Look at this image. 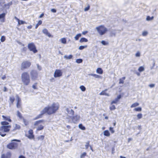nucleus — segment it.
Returning <instances> with one entry per match:
<instances>
[{"instance_id":"1","label":"nucleus","mask_w":158,"mask_h":158,"mask_svg":"<svg viewBox=\"0 0 158 158\" xmlns=\"http://www.w3.org/2000/svg\"><path fill=\"white\" fill-rule=\"evenodd\" d=\"M59 103H53L51 106H46L44 109L46 113L48 115H51L56 113L59 110Z\"/></svg>"},{"instance_id":"2","label":"nucleus","mask_w":158,"mask_h":158,"mask_svg":"<svg viewBox=\"0 0 158 158\" xmlns=\"http://www.w3.org/2000/svg\"><path fill=\"white\" fill-rule=\"evenodd\" d=\"M1 124L2 126L0 127V135L4 137L6 135L4 133L8 132L10 131L11 126L9 125V123L6 121L1 122Z\"/></svg>"},{"instance_id":"3","label":"nucleus","mask_w":158,"mask_h":158,"mask_svg":"<svg viewBox=\"0 0 158 158\" xmlns=\"http://www.w3.org/2000/svg\"><path fill=\"white\" fill-rule=\"evenodd\" d=\"M22 81L25 85H28L30 83V79L29 75L27 72H23L21 76Z\"/></svg>"},{"instance_id":"4","label":"nucleus","mask_w":158,"mask_h":158,"mask_svg":"<svg viewBox=\"0 0 158 158\" xmlns=\"http://www.w3.org/2000/svg\"><path fill=\"white\" fill-rule=\"evenodd\" d=\"M45 121L42 119L35 121L34 124V125L37 127L36 131H38L43 130L44 128Z\"/></svg>"},{"instance_id":"5","label":"nucleus","mask_w":158,"mask_h":158,"mask_svg":"<svg viewBox=\"0 0 158 158\" xmlns=\"http://www.w3.org/2000/svg\"><path fill=\"white\" fill-rule=\"evenodd\" d=\"M96 29L101 35L105 34L108 31L107 29L103 25H101L96 27Z\"/></svg>"},{"instance_id":"6","label":"nucleus","mask_w":158,"mask_h":158,"mask_svg":"<svg viewBox=\"0 0 158 158\" xmlns=\"http://www.w3.org/2000/svg\"><path fill=\"white\" fill-rule=\"evenodd\" d=\"M13 141H18L16 139H14L11 141V142L8 144L6 146L7 148L9 149L13 150L16 149L18 147V144L17 142H13Z\"/></svg>"},{"instance_id":"7","label":"nucleus","mask_w":158,"mask_h":158,"mask_svg":"<svg viewBox=\"0 0 158 158\" xmlns=\"http://www.w3.org/2000/svg\"><path fill=\"white\" fill-rule=\"evenodd\" d=\"M31 65L30 62L27 60L23 61L21 64V69L22 70H24L29 68Z\"/></svg>"},{"instance_id":"8","label":"nucleus","mask_w":158,"mask_h":158,"mask_svg":"<svg viewBox=\"0 0 158 158\" xmlns=\"http://www.w3.org/2000/svg\"><path fill=\"white\" fill-rule=\"evenodd\" d=\"M28 48L30 51H32L34 53L38 52L34 44L33 43H29L28 45Z\"/></svg>"},{"instance_id":"9","label":"nucleus","mask_w":158,"mask_h":158,"mask_svg":"<svg viewBox=\"0 0 158 158\" xmlns=\"http://www.w3.org/2000/svg\"><path fill=\"white\" fill-rule=\"evenodd\" d=\"M31 79L32 80H36L38 76V74L37 71L35 70H31L30 73Z\"/></svg>"},{"instance_id":"10","label":"nucleus","mask_w":158,"mask_h":158,"mask_svg":"<svg viewBox=\"0 0 158 158\" xmlns=\"http://www.w3.org/2000/svg\"><path fill=\"white\" fill-rule=\"evenodd\" d=\"M17 99L16 107L18 108H21V100L18 95H16Z\"/></svg>"},{"instance_id":"11","label":"nucleus","mask_w":158,"mask_h":158,"mask_svg":"<svg viewBox=\"0 0 158 158\" xmlns=\"http://www.w3.org/2000/svg\"><path fill=\"white\" fill-rule=\"evenodd\" d=\"M27 137L30 139H35V136L33 134V131L32 130L30 129L28 131V134Z\"/></svg>"},{"instance_id":"12","label":"nucleus","mask_w":158,"mask_h":158,"mask_svg":"<svg viewBox=\"0 0 158 158\" xmlns=\"http://www.w3.org/2000/svg\"><path fill=\"white\" fill-rule=\"evenodd\" d=\"M62 75V72L59 69H56L54 73V76L55 77H57L61 76Z\"/></svg>"},{"instance_id":"13","label":"nucleus","mask_w":158,"mask_h":158,"mask_svg":"<svg viewBox=\"0 0 158 158\" xmlns=\"http://www.w3.org/2000/svg\"><path fill=\"white\" fill-rule=\"evenodd\" d=\"M2 120L4 121L8 122V123L9 122L10 123L12 122V120L10 116L2 115Z\"/></svg>"},{"instance_id":"14","label":"nucleus","mask_w":158,"mask_h":158,"mask_svg":"<svg viewBox=\"0 0 158 158\" xmlns=\"http://www.w3.org/2000/svg\"><path fill=\"white\" fill-rule=\"evenodd\" d=\"M21 127L20 124L17 123L15 124L14 126V128L12 130V131L15 132L17 130H19L21 129Z\"/></svg>"},{"instance_id":"15","label":"nucleus","mask_w":158,"mask_h":158,"mask_svg":"<svg viewBox=\"0 0 158 158\" xmlns=\"http://www.w3.org/2000/svg\"><path fill=\"white\" fill-rule=\"evenodd\" d=\"M11 156V153L8 152L6 154H2L1 156V158H10Z\"/></svg>"},{"instance_id":"16","label":"nucleus","mask_w":158,"mask_h":158,"mask_svg":"<svg viewBox=\"0 0 158 158\" xmlns=\"http://www.w3.org/2000/svg\"><path fill=\"white\" fill-rule=\"evenodd\" d=\"M43 33L46 35L48 36V37H53V35H52L48 32L47 29H44L43 30Z\"/></svg>"},{"instance_id":"17","label":"nucleus","mask_w":158,"mask_h":158,"mask_svg":"<svg viewBox=\"0 0 158 158\" xmlns=\"http://www.w3.org/2000/svg\"><path fill=\"white\" fill-rule=\"evenodd\" d=\"M14 18L18 22V25H19L26 23L25 22L23 21L22 20H20L16 16H15Z\"/></svg>"},{"instance_id":"18","label":"nucleus","mask_w":158,"mask_h":158,"mask_svg":"<svg viewBox=\"0 0 158 158\" xmlns=\"http://www.w3.org/2000/svg\"><path fill=\"white\" fill-rule=\"evenodd\" d=\"M6 13H2L0 14V20L2 22H4L5 20Z\"/></svg>"},{"instance_id":"19","label":"nucleus","mask_w":158,"mask_h":158,"mask_svg":"<svg viewBox=\"0 0 158 158\" xmlns=\"http://www.w3.org/2000/svg\"><path fill=\"white\" fill-rule=\"evenodd\" d=\"M46 113L45 111H44V109L41 111V113L38 115L36 117H35V119H38L40 118H41L42 117V116L43 115L45 114Z\"/></svg>"},{"instance_id":"20","label":"nucleus","mask_w":158,"mask_h":158,"mask_svg":"<svg viewBox=\"0 0 158 158\" xmlns=\"http://www.w3.org/2000/svg\"><path fill=\"white\" fill-rule=\"evenodd\" d=\"M9 100L11 104H13L15 100V98L14 96H11L9 97Z\"/></svg>"},{"instance_id":"21","label":"nucleus","mask_w":158,"mask_h":158,"mask_svg":"<svg viewBox=\"0 0 158 158\" xmlns=\"http://www.w3.org/2000/svg\"><path fill=\"white\" fill-rule=\"evenodd\" d=\"M22 119L23 120V122L25 126H26L29 124V122L26 119L24 118H23Z\"/></svg>"},{"instance_id":"22","label":"nucleus","mask_w":158,"mask_h":158,"mask_svg":"<svg viewBox=\"0 0 158 158\" xmlns=\"http://www.w3.org/2000/svg\"><path fill=\"white\" fill-rule=\"evenodd\" d=\"M96 72L98 74H102L103 73V71L101 68H99L97 69Z\"/></svg>"},{"instance_id":"23","label":"nucleus","mask_w":158,"mask_h":158,"mask_svg":"<svg viewBox=\"0 0 158 158\" xmlns=\"http://www.w3.org/2000/svg\"><path fill=\"white\" fill-rule=\"evenodd\" d=\"M107 90V89H106L104 90H103L102 91V92H101L99 94L100 95H106V96H109V95L108 94H106V91Z\"/></svg>"},{"instance_id":"24","label":"nucleus","mask_w":158,"mask_h":158,"mask_svg":"<svg viewBox=\"0 0 158 158\" xmlns=\"http://www.w3.org/2000/svg\"><path fill=\"white\" fill-rule=\"evenodd\" d=\"M125 78H126L125 77H123L122 78H120L119 79V84H123L124 82V80H125Z\"/></svg>"},{"instance_id":"25","label":"nucleus","mask_w":158,"mask_h":158,"mask_svg":"<svg viewBox=\"0 0 158 158\" xmlns=\"http://www.w3.org/2000/svg\"><path fill=\"white\" fill-rule=\"evenodd\" d=\"M104 135L106 136H109L110 135V134L108 130H106L104 131Z\"/></svg>"},{"instance_id":"26","label":"nucleus","mask_w":158,"mask_h":158,"mask_svg":"<svg viewBox=\"0 0 158 158\" xmlns=\"http://www.w3.org/2000/svg\"><path fill=\"white\" fill-rule=\"evenodd\" d=\"M88 40L87 39L85 38H82L80 39V42L81 43L84 42H88Z\"/></svg>"},{"instance_id":"27","label":"nucleus","mask_w":158,"mask_h":158,"mask_svg":"<svg viewBox=\"0 0 158 158\" xmlns=\"http://www.w3.org/2000/svg\"><path fill=\"white\" fill-rule=\"evenodd\" d=\"M17 116L18 117H19L20 119H23V118H24L21 113L19 111H18L17 112Z\"/></svg>"},{"instance_id":"28","label":"nucleus","mask_w":158,"mask_h":158,"mask_svg":"<svg viewBox=\"0 0 158 158\" xmlns=\"http://www.w3.org/2000/svg\"><path fill=\"white\" fill-rule=\"evenodd\" d=\"M139 104L138 102H135L132 104L131 106V108L136 107L139 105Z\"/></svg>"},{"instance_id":"29","label":"nucleus","mask_w":158,"mask_h":158,"mask_svg":"<svg viewBox=\"0 0 158 158\" xmlns=\"http://www.w3.org/2000/svg\"><path fill=\"white\" fill-rule=\"evenodd\" d=\"M73 57V56L71 55H70L69 56L67 55H65L64 56V57L67 60H69L71 59Z\"/></svg>"},{"instance_id":"30","label":"nucleus","mask_w":158,"mask_h":158,"mask_svg":"<svg viewBox=\"0 0 158 158\" xmlns=\"http://www.w3.org/2000/svg\"><path fill=\"white\" fill-rule=\"evenodd\" d=\"M42 22L41 20H39L38 22L37 23L35 27V28L37 29L40 25L42 24Z\"/></svg>"},{"instance_id":"31","label":"nucleus","mask_w":158,"mask_h":158,"mask_svg":"<svg viewBox=\"0 0 158 158\" xmlns=\"http://www.w3.org/2000/svg\"><path fill=\"white\" fill-rule=\"evenodd\" d=\"M81 34L80 33L77 34L74 37L75 40H78L79 38L81 36Z\"/></svg>"},{"instance_id":"32","label":"nucleus","mask_w":158,"mask_h":158,"mask_svg":"<svg viewBox=\"0 0 158 158\" xmlns=\"http://www.w3.org/2000/svg\"><path fill=\"white\" fill-rule=\"evenodd\" d=\"M79 127L80 129L82 130H85V127L84 126H83L82 124H80L79 125Z\"/></svg>"},{"instance_id":"33","label":"nucleus","mask_w":158,"mask_h":158,"mask_svg":"<svg viewBox=\"0 0 158 158\" xmlns=\"http://www.w3.org/2000/svg\"><path fill=\"white\" fill-rule=\"evenodd\" d=\"M138 71L139 72H141L144 71V69L143 66H140L138 69Z\"/></svg>"},{"instance_id":"34","label":"nucleus","mask_w":158,"mask_h":158,"mask_svg":"<svg viewBox=\"0 0 158 158\" xmlns=\"http://www.w3.org/2000/svg\"><path fill=\"white\" fill-rule=\"evenodd\" d=\"M134 110L136 111H141L142 110V108L141 107H138L135 108Z\"/></svg>"},{"instance_id":"35","label":"nucleus","mask_w":158,"mask_h":158,"mask_svg":"<svg viewBox=\"0 0 158 158\" xmlns=\"http://www.w3.org/2000/svg\"><path fill=\"white\" fill-rule=\"evenodd\" d=\"M61 41L62 43L65 44L66 43V40L65 38H62L61 39Z\"/></svg>"},{"instance_id":"36","label":"nucleus","mask_w":158,"mask_h":158,"mask_svg":"<svg viewBox=\"0 0 158 158\" xmlns=\"http://www.w3.org/2000/svg\"><path fill=\"white\" fill-rule=\"evenodd\" d=\"M154 18L153 16H152V17H150L149 16H147L146 18V20L148 21H149L152 20Z\"/></svg>"},{"instance_id":"37","label":"nucleus","mask_w":158,"mask_h":158,"mask_svg":"<svg viewBox=\"0 0 158 158\" xmlns=\"http://www.w3.org/2000/svg\"><path fill=\"white\" fill-rule=\"evenodd\" d=\"M80 88L82 91H85L86 90L85 87L83 85H81Z\"/></svg>"},{"instance_id":"38","label":"nucleus","mask_w":158,"mask_h":158,"mask_svg":"<svg viewBox=\"0 0 158 158\" xmlns=\"http://www.w3.org/2000/svg\"><path fill=\"white\" fill-rule=\"evenodd\" d=\"M37 83H35L32 85V87L34 89H38L37 87Z\"/></svg>"},{"instance_id":"39","label":"nucleus","mask_w":158,"mask_h":158,"mask_svg":"<svg viewBox=\"0 0 158 158\" xmlns=\"http://www.w3.org/2000/svg\"><path fill=\"white\" fill-rule=\"evenodd\" d=\"M116 109L115 106L114 105H112L110 107V109L111 110H114Z\"/></svg>"},{"instance_id":"40","label":"nucleus","mask_w":158,"mask_h":158,"mask_svg":"<svg viewBox=\"0 0 158 158\" xmlns=\"http://www.w3.org/2000/svg\"><path fill=\"white\" fill-rule=\"evenodd\" d=\"M1 41L2 42H3L6 40V37L4 36H2L1 38Z\"/></svg>"},{"instance_id":"41","label":"nucleus","mask_w":158,"mask_h":158,"mask_svg":"<svg viewBox=\"0 0 158 158\" xmlns=\"http://www.w3.org/2000/svg\"><path fill=\"white\" fill-rule=\"evenodd\" d=\"M91 76H93L96 78H99L100 77V76L96 74H91Z\"/></svg>"},{"instance_id":"42","label":"nucleus","mask_w":158,"mask_h":158,"mask_svg":"<svg viewBox=\"0 0 158 158\" xmlns=\"http://www.w3.org/2000/svg\"><path fill=\"white\" fill-rule=\"evenodd\" d=\"M86 155V153L85 152H83L80 156V158H83L85 157V156Z\"/></svg>"},{"instance_id":"43","label":"nucleus","mask_w":158,"mask_h":158,"mask_svg":"<svg viewBox=\"0 0 158 158\" xmlns=\"http://www.w3.org/2000/svg\"><path fill=\"white\" fill-rule=\"evenodd\" d=\"M137 117L139 119H140L142 118V114L141 113H139L137 115Z\"/></svg>"},{"instance_id":"44","label":"nucleus","mask_w":158,"mask_h":158,"mask_svg":"<svg viewBox=\"0 0 158 158\" xmlns=\"http://www.w3.org/2000/svg\"><path fill=\"white\" fill-rule=\"evenodd\" d=\"M89 146V141L87 142L85 145V148L86 149H88Z\"/></svg>"},{"instance_id":"45","label":"nucleus","mask_w":158,"mask_h":158,"mask_svg":"<svg viewBox=\"0 0 158 158\" xmlns=\"http://www.w3.org/2000/svg\"><path fill=\"white\" fill-rule=\"evenodd\" d=\"M76 62L78 63H80L82 62V60L81 59H77L76 60Z\"/></svg>"},{"instance_id":"46","label":"nucleus","mask_w":158,"mask_h":158,"mask_svg":"<svg viewBox=\"0 0 158 158\" xmlns=\"http://www.w3.org/2000/svg\"><path fill=\"white\" fill-rule=\"evenodd\" d=\"M101 43L103 45H108V42H106L104 40L102 41H101Z\"/></svg>"},{"instance_id":"47","label":"nucleus","mask_w":158,"mask_h":158,"mask_svg":"<svg viewBox=\"0 0 158 158\" xmlns=\"http://www.w3.org/2000/svg\"><path fill=\"white\" fill-rule=\"evenodd\" d=\"M87 47V46L85 45V46H81L79 47V49L80 50H82L84 49L85 48H86Z\"/></svg>"},{"instance_id":"48","label":"nucleus","mask_w":158,"mask_h":158,"mask_svg":"<svg viewBox=\"0 0 158 158\" xmlns=\"http://www.w3.org/2000/svg\"><path fill=\"white\" fill-rule=\"evenodd\" d=\"M109 130L112 133H113L114 132V130L113 128L112 127H110L109 128Z\"/></svg>"},{"instance_id":"49","label":"nucleus","mask_w":158,"mask_h":158,"mask_svg":"<svg viewBox=\"0 0 158 158\" xmlns=\"http://www.w3.org/2000/svg\"><path fill=\"white\" fill-rule=\"evenodd\" d=\"M118 101L115 98L114 100L113 101L111 102V104H112L114 103H116L118 102Z\"/></svg>"},{"instance_id":"50","label":"nucleus","mask_w":158,"mask_h":158,"mask_svg":"<svg viewBox=\"0 0 158 158\" xmlns=\"http://www.w3.org/2000/svg\"><path fill=\"white\" fill-rule=\"evenodd\" d=\"M148 34V32L146 31H144L142 33V35L143 36H146Z\"/></svg>"},{"instance_id":"51","label":"nucleus","mask_w":158,"mask_h":158,"mask_svg":"<svg viewBox=\"0 0 158 158\" xmlns=\"http://www.w3.org/2000/svg\"><path fill=\"white\" fill-rule=\"evenodd\" d=\"M121 97V95L119 94V95H118V96L117 98H116V99L118 101L120 99Z\"/></svg>"},{"instance_id":"52","label":"nucleus","mask_w":158,"mask_h":158,"mask_svg":"<svg viewBox=\"0 0 158 158\" xmlns=\"http://www.w3.org/2000/svg\"><path fill=\"white\" fill-rule=\"evenodd\" d=\"M90 6H88L87 7L85 8L84 10L85 11L88 10L89 9Z\"/></svg>"},{"instance_id":"53","label":"nucleus","mask_w":158,"mask_h":158,"mask_svg":"<svg viewBox=\"0 0 158 158\" xmlns=\"http://www.w3.org/2000/svg\"><path fill=\"white\" fill-rule=\"evenodd\" d=\"M135 56L137 57H139L140 56V53L139 52H137L135 54Z\"/></svg>"},{"instance_id":"54","label":"nucleus","mask_w":158,"mask_h":158,"mask_svg":"<svg viewBox=\"0 0 158 158\" xmlns=\"http://www.w3.org/2000/svg\"><path fill=\"white\" fill-rule=\"evenodd\" d=\"M8 91V89H7L6 87L5 86L3 88V91L4 92H7Z\"/></svg>"},{"instance_id":"55","label":"nucleus","mask_w":158,"mask_h":158,"mask_svg":"<svg viewBox=\"0 0 158 158\" xmlns=\"http://www.w3.org/2000/svg\"><path fill=\"white\" fill-rule=\"evenodd\" d=\"M149 86L151 88H152L154 87L155 84H151L149 85Z\"/></svg>"},{"instance_id":"56","label":"nucleus","mask_w":158,"mask_h":158,"mask_svg":"<svg viewBox=\"0 0 158 158\" xmlns=\"http://www.w3.org/2000/svg\"><path fill=\"white\" fill-rule=\"evenodd\" d=\"M51 11L53 13H56V10L54 9H52L51 10Z\"/></svg>"},{"instance_id":"57","label":"nucleus","mask_w":158,"mask_h":158,"mask_svg":"<svg viewBox=\"0 0 158 158\" xmlns=\"http://www.w3.org/2000/svg\"><path fill=\"white\" fill-rule=\"evenodd\" d=\"M6 78V77L5 75H4L3 77H2V79L3 80H4Z\"/></svg>"},{"instance_id":"58","label":"nucleus","mask_w":158,"mask_h":158,"mask_svg":"<svg viewBox=\"0 0 158 158\" xmlns=\"http://www.w3.org/2000/svg\"><path fill=\"white\" fill-rule=\"evenodd\" d=\"M88 32V31H84L83 32H82V34L84 35H85L86 33H87Z\"/></svg>"},{"instance_id":"59","label":"nucleus","mask_w":158,"mask_h":158,"mask_svg":"<svg viewBox=\"0 0 158 158\" xmlns=\"http://www.w3.org/2000/svg\"><path fill=\"white\" fill-rule=\"evenodd\" d=\"M40 138L42 140H43L44 139V136L42 135H40Z\"/></svg>"},{"instance_id":"60","label":"nucleus","mask_w":158,"mask_h":158,"mask_svg":"<svg viewBox=\"0 0 158 158\" xmlns=\"http://www.w3.org/2000/svg\"><path fill=\"white\" fill-rule=\"evenodd\" d=\"M44 15V13H42L40 15V16L39 17V18H42V17H43Z\"/></svg>"},{"instance_id":"61","label":"nucleus","mask_w":158,"mask_h":158,"mask_svg":"<svg viewBox=\"0 0 158 158\" xmlns=\"http://www.w3.org/2000/svg\"><path fill=\"white\" fill-rule=\"evenodd\" d=\"M19 158H26L24 156L22 155L20 156L19 157Z\"/></svg>"},{"instance_id":"62","label":"nucleus","mask_w":158,"mask_h":158,"mask_svg":"<svg viewBox=\"0 0 158 158\" xmlns=\"http://www.w3.org/2000/svg\"><path fill=\"white\" fill-rule=\"evenodd\" d=\"M32 28V26L31 25H30V26H28V27H27V28L28 29H31V28Z\"/></svg>"},{"instance_id":"63","label":"nucleus","mask_w":158,"mask_h":158,"mask_svg":"<svg viewBox=\"0 0 158 158\" xmlns=\"http://www.w3.org/2000/svg\"><path fill=\"white\" fill-rule=\"evenodd\" d=\"M132 140V139L131 138H129L128 139V141L129 142L131 140Z\"/></svg>"},{"instance_id":"64","label":"nucleus","mask_w":158,"mask_h":158,"mask_svg":"<svg viewBox=\"0 0 158 158\" xmlns=\"http://www.w3.org/2000/svg\"><path fill=\"white\" fill-rule=\"evenodd\" d=\"M120 158H126L125 157L123 156H120Z\"/></svg>"}]
</instances>
